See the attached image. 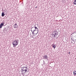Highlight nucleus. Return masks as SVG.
Returning a JSON list of instances; mask_svg holds the SVG:
<instances>
[{"instance_id":"10","label":"nucleus","mask_w":76,"mask_h":76,"mask_svg":"<svg viewBox=\"0 0 76 76\" xmlns=\"http://www.w3.org/2000/svg\"><path fill=\"white\" fill-rule=\"evenodd\" d=\"M74 75L75 76L76 75V71H74L73 72Z\"/></svg>"},{"instance_id":"8","label":"nucleus","mask_w":76,"mask_h":76,"mask_svg":"<svg viewBox=\"0 0 76 76\" xmlns=\"http://www.w3.org/2000/svg\"><path fill=\"white\" fill-rule=\"evenodd\" d=\"M53 32H54L53 33L55 34V35H58V32L57 33V31H53Z\"/></svg>"},{"instance_id":"5","label":"nucleus","mask_w":76,"mask_h":76,"mask_svg":"<svg viewBox=\"0 0 76 76\" xmlns=\"http://www.w3.org/2000/svg\"><path fill=\"white\" fill-rule=\"evenodd\" d=\"M43 57L44 59H46V60H48V57L47 55H44L43 56Z\"/></svg>"},{"instance_id":"18","label":"nucleus","mask_w":76,"mask_h":76,"mask_svg":"<svg viewBox=\"0 0 76 76\" xmlns=\"http://www.w3.org/2000/svg\"><path fill=\"white\" fill-rule=\"evenodd\" d=\"M37 7H36L35 8H37Z\"/></svg>"},{"instance_id":"1","label":"nucleus","mask_w":76,"mask_h":76,"mask_svg":"<svg viewBox=\"0 0 76 76\" xmlns=\"http://www.w3.org/2000/svg\"><path fill=\"white\" fill-rule=\"evenodd\" d=\"M20 72L22 73L21 75H24L23 74H26V72H29V70H28V68L27 67H23L21 68Z\"/></svg>"},{"instance_id":"6","label":"nucleus","mask_w":76,"mask_h":76,"mask_svg":"<svg viewBox=\"0 0 76 76\" xmlns=\"http://www.w3.org/2000/svg\"><path fill=\"white\" fill-rule=\"evenodd\" d=\"M34 28H35V27H32L31 28V31L32 33L36 30V29H35Z\"/></svg>"},{"instance_id":"17","label":"nucleus","mask_w":76,"mask_h":76,"mask_svg":"<svg viewBox=\"0 0 76 76\" xmlns=\"http://www.w3.org/2000/svg\"><path fill=\"white\" fill-rule=\"evenodd\" d=\"M68 54H70V52H69Z\"/></svg>"},{"instance_id":"14","label":"nucleus","mask_w":76,"mask_h":76,"mask_svg":"<svg viewBox=\"0 0 76 76\" xmlns=\"http://www.w3.org/2000/svg\"><path fill=\"white\" fill-rule=\"evenodd\" d=\"M34 29H38L36 27H34Z\"/></svg>"},{"instance_id":"4","label":"nucleus","mask_w":76,"mask_h":76,"mask_svg":"<svg viewBox=\"0 0 76 76\" xmlns=\"http://www.w3.org/2000/svg\"><path fill=\"white\" fill-rule=\"evenodd\" d=\"M4 23H5L4 22H2V23H1L0 24V28H1L3 26H4Z\"/></svg>"},{"instance_id":"3","label":"nucleus","mask_w":76,"mask_h":76,"mask_svg":"<svg viewBox=\"0 0 76 76\" xmlns=\"http://www.w3.org/2000/svg\"><path fill=\"white\" fill-rule=\"evenodd\" d=\"M39 30L38 29H37V30H34V31H33L32 32V34H33L34 35H37L38 33L39 32Z\"/></svg>"},{"instance_id":"2","label":"nucleus","mask_w":76,"mask_h":76,"mask_svg":"<svg viewBox=\"0 0 76 76\" xmlns=\"http://www.w3.org/2000/svg\"><path fill=\"white\" fill-rule=\"evenodd\" d=\"M19 43V39H17L15 40L12 42V44L13 45V47H15L16 45H18Z\"/></svg>"},{"instance_id":"13","label":"nucleus","mask_w":76,"mask_h":76,"mask_svg":"<svg viewBox=\"0 0 76 76\" xmlns=\"http://www.w3.org/2000/svg\"><path fill=\"white\" fill-rule=\"evenodd\" d=\"M52 35H54V38H55L56 37V34H52Z\"/></svg>"},{"instance_id":"12","label":"nucleus","mask_w":76,"mask_h":76,"mask_svg":"<svg viewBox=\"0 0 76 76\" xmlns=\"http://www.w3.org/2000/svg\"><path fill=\"white\" fill-rule=\"evenodd\" d=\"M73 4L76 5V0H75L73 2Z\"/></svg>"},{"instance_id":"19","label":"nucleus","mask_w":76,"mask_h":76,"mask_svg":"<svg viewBox=\"0 0 76 76\" xmlns=\"http://www.w3.org/2000/svg\"><path fill=\"white\" fill-rule=\"evenodd\" d=\"M43 62H44V61H43Z\"/></svg>"},{"instance_id":"16","label":"nucleus","mask_w":76,"mask_h":76,"mask_svg":"<svg viewBox=\"0 0 76 76\" xmlns=\"http://www.w3.org/2000/svg\"><path fill=\"white\" fill-rule=\"evenodd\" d=\"M71 39L74 42V40H73V38L71 37Z\"/></svg>"},{"instance_id":"9","label":"nucleus","mask_w":76,"mask_h":76,"mask_svg":"<svg viewBox=\"0 0 76 76\" xmlns=\"http://www.w3.org/2000/svg\"><path fill=\"white\" fill-rule=\"evenodd\" d=\"M52 47L54 48V49H55L56 48V45L54 44L52 45Z\"/></svg>"},{"instance_id":"7","label":"nucleus","mask_w":76,"mask_h":76,"mask_svg":"<svg viewBox=\"0 0 76 76\" xmlns=\"http://www.w3.org/2000/svg\"><path fill=\"white\" fill-rule=\"evenodd\" d=\"M18 27V26L17 25V23H15L14 25V28H17Z\"/></svg>"},{"instance_id":"15","label":"nucleus","mask_w":76,"mask_h":76,"mask_svg":"<svg viewBox=\"0 0 76 76\" xmlns=\"http://www.w3.org/2000/svg\"><path fill=\"white\" fill-rule=\"evenodd\" d=\"M76 34V31H74L72 35V34Z\"/></svg>"},{"instance_id":"11","label":"nucleus","mask_w":76,"mask_h":76,"mask_svg":"<svg viewBox=\"0 0 76 76\" xmlns=\"http://www.w3.org/2000/svg\"><path fill=\"white\" fill-rule=\"evenodd\" d=\"M4 15H5V14H4V12H3L1 13V16L2 17H3Z\"/></svg>"}]
</instances>
